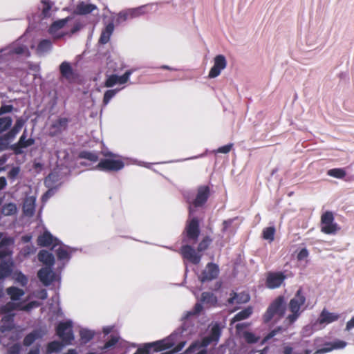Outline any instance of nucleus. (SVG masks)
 Returning <instances> with one entry per match:
<instances>
[{"mask_svg": "<svg viewBox=\"0 0 354 354\" xmlns=\"http://www.w3.org/2000/svg\"><path fill=\"white\" fill-rule=\"evenodd\" d=\"M39 260L47 266H52L54 263L53 256L46 250H41L38 254Z\"/></svg>", "mask_w": 354, "mask_h": 354, "instance_id": "nucleus-26", "label": "nucleus"}, {"mask_svg": "<svg viewBox=\"0 0 354 354\" xmlns=\"http://www.w3.org/2000/svg\"><path fill=\"white\" fill-rule=\"evenodd\" d=\"M187 236L192 239H196L199 234L198 223L195 218L192 219L186 227Z\"/></svg>", "mask_w": 354, "mask_h": 354, "instance_id": "nucleus-19", "label": "nucleus"}, {"mask_svg": "<svg viewBox=\"0 0 354 354\" xmlns=\"http://www.w3.org/2000/svg\"><path fill=\"white\" fill-rule=\"evenodd\" d=\"M209 195V189L206 186L201 187L196 195V198L194 201L195 206L202 205L207 199Z\"/></svg>", "mask_w": 354, "mask_h": 354, "instance_id": "nucleus-21", "label": "nucleus"}, {"mask_svg": "<svg viewBox=\"0 0 354 354\" xmlns=\"http://www.w3.org/2000/svg\"><path fill=\"white\" fill-rule=\"evenodd\" d=\"M71 19L68 17L53 22L48 29V33L54 39H59L66 35L68 32L66 30L67 23Z\"/></svg>", "mask_w": 354, "mask_h": 354, "instance_id": "nucleus-6", "label": "nucleus"}, {"mask_svg": "<svg viewBox=\"0 0 354 354\" xmlns=\"http://www.w3.org/2000/svg\"><path fill=\"white\" fill-rule=\"evenodd\" d=\"M19 173V169L18 167H14L12 168L8 174V176L10 178H15Z\"/></svg>", "mask_w": 354, "mask_h": 354, "instance_id": "nucleus-52", "label": "nucleus"}, {"mask_svg": "<svg viewBox=\"0 0 354 354\" xmlns=\"http://www.w3.org/2000/svg\"><path fill=\"white\" fill-rule=\"evenodd\" d=\"M305 303V297L301 294L300 290L290 299L288 307L283 297H277L270 306L264 315L265 322L272 319L274 322L281 317H284V322L290 325L292 324L300 315L301 307Z\"/></svg>", "mask_w": 354, "mask_h": 354, "instance_id": "nucleus-1", "label": "nucleus"}, {"mask_svg": "<svg viewBox=\"0 0 354 354\" xmlns=\"http://www.w3.org/2000/svg\"><path fill=\"white\" fill-rule=\"evenodd\" d=\"M119 341V338L117 337H113L109 340L104 346L102 348V349H107L113 348Z\"/></svg>", "mask_w": 354, "mask_h": 354, "instance_id": "nucleus-46", "label": "nucleus"}, {"mask_svg": "<svg viewBox=\"0 0 354 354\" xmlns=\"http://www.w3.org/2000/svg\"><path fill=\"white\" fill-rule=\"evenodd\" d=\"M17 212V207L13 203H8L5 205L2 209V213L5 216H10L15 214Z\"/></svg>", "mask_w": 354, "mask_h": 354, "instance_id": "nucleus-35", "label": "nucleus"}, {"mask_svg": "<svg viewBox=\"0 0 354 354\" xmlns=\"http://www.w3.org/2000/svg\"><path fill=\"white\" fill-rule=\"evenodd\" d=\"M51 47H52L51 41L48 39H44L39 44L37 50L41 53H44V52H46L48 50H50L51 48Z\"/></svg>", "mask_w": 354, "mask_h": 354, "instance_id": "nucleus-39", "label": "nucleus"}, {"mask_svg": "<svg viewBox=\"0 0 354 354\" xmlns=\"http://www.w3.org/2000/svg\"><path fill=\"white\" fill-rule=\"evenodd\" d=\"M12 108V107L10 105L2 106L0 108V115L1 114H3V113H8V112L11 111Z\"/></svg>", "mask_w": 354, "mask_h": 354, "instance_id": "nucleus-53", "label": "nucleus"}, {"mask_svg": "<svg viewBox=\"0 0 354 354\" xmlns=\"http://www.w3.org/2000/svg\"><path fill=\"white\" fill-rule=\"evenodd\" d=\"M131 74V73L128 71L122 76H118L115 75H110L105 82V86L106 87H112L117 84H124L129 80Z\"/></svg>", "mask_w": 354, "mask_h": 354, "instance_id": "nucleus-13", "label": "nucleus"}, {"mask_svg": "<svg viewBox=\"0 0 354 354\" xmlns=\"http://www.w3.org/2000/svg\"><path fill=\"white\" fill-rule=\"evenodd\" d=\"M67 124L66 119H59L56 120L52 125L55 130L53 131V133H57L62 130L64 129Z\"/></svg>", "mask_w": 354, "mask_h": 354, "instance_id": "nucleus-32", "label": "nucleus"}, {"mask_svg": "<svg viewBox=\"0 0 354 354\" xmlns=\"http://www.w3.org/2000/svg\"><path fill=\"white\" fill-rule=\"evenodd\" d=\"M24 124V120H23L22 118H18L16 120V122L12 129L8 133L6 134V137L7 138H10V140L15 138L16 135L21 131Z\"/></svg>", "mask_w": 354, "mask_h": 354, "instance_id": "nucleus-23", "label": "nucleus"}, {"mask_svg": "<svg viewBox=\"0 0 354 354\" xmlns=\"http://www.w3.org/2000/svg\"><path fill=\"white\" fill-rule=\"evenodd\" d=\"M61 347H62V345L59 342H53L49 344L48 347V352L51 353L53 351H58L61 348Z\"/></svg>", "mask_w": 354, "mask_h": 354, "instance_id": "nucleus-48", "label": "nucleus"}, {"mask_svg": "<svg viewBox=\"0 0 354 354\" xmlns=\"http://www.w3.org/2000/svg\"><path fill=\"white\" fill-rule=\"evenodd\" d=\"M201 300L204 304L213 305L216 302V298L211 293L205 292L202 295Z\"/></svg>", "mask_w": 354, "mask_h": 354, "instance_id": "nucleus-38", "label": "nucleus"}, {"mask_svg": "<svg viewBox=\"0 0 354 354\" xmlns=\"http://www.w3.org/2000/svg\"><path fill=\"white\" fill-rule=\"evenodd\" d=\"M67 354H77V352L75 350H70Z\"/></svg>", "mask_w": 354, "mask_h": 354, "instance_id": "nucleus-64", "label": "nucleus"}, {"mask_svg": "<svg viewBox=\"0 0 354 354\" xmlns=\"http://www.w3.org/2000/svg\"><path fill=\"white\" fill-rule=\"evenodd\" d=\"M33 144V140L32 139H26V132L24 131L21 136L18 143L12 147V149L15 150L17 153H19L20 148H25L28 146H30Z\"/></svg>", "mask_w": 354, "mask_h": 354, "instance_id": "nucleus-25", "label": "nucleus"}, {"mask_svg": "<svg viewBox=\"0 0 354 354\" xmlns=\"http://www.w3.org/2000/svg\"><path fill=\"white\" fill-rule=\"evenodd\" d=\"M57 255L60 259H66L68 257V252L65 246L59 245L56 250Z\"/></svg>", "mask_w": 354, "mask_h": 354, "instance_id": "nucleus-40", "label": "nucleus"}, {"mask_svg": "<svg viewBox=\"0 0 354 354\" xmlns=\"http://www.w3.org/2000/svg\"><path fill=\"white\" fill-rule=\"evenodd\" d=\"M354 328V317H352L347 323H346V329L347 330H351L352 328Z\"/></svg>", "mask_w": 354, "mask_h": 354, "instance_id": "nucleus-54", "label": "nucleus"}, {"mask_svg": "<svg viewBox=\"0 0 354 354\" xmlns=\"http://www.w3.org/2000/svg\"><path fill=\"white\" fill-rule=\"evenodd\" d=\"M10 140L7 138L6 135L3 138L0 137V151H3L8 148V140Z\"/></svg>", "mask_w": 354, "mask_h": 354, "instance_id": "nucleus-50", "label": "nucleus"}, {"mask_svg": "<svg viewBox=\"0 0 354 354\" xmlns=\"http://www.w3.org/2000/svg\"><path fill=\"white\" fill-rule=\"evenodd\" d=\"M39 349L37 348H35L32 349L28 353V354H39Z\"/></svg>", "mask_w": 354, "mask_h": 354, "instance_id": "nucleus-62", "label": "nucleus"}, {"mask_svg": "<svg viewBox=\"0 0 354 354\" xmlns=\"http://www.w3.org/2000/svg\"><path fill=\"white\" fill-rule=\"evenodd\" d=\"M112 330V327L111 326H107V327H105L103 329V331L105 334H108Z\"/></svg>", "mask_w": 354, "mask_h": 354, "instance_id": "nucleus-60", "label": "nucleus"}, {"mask_svg": "<svg viewBox=\"0 0 354 354\" xmlns=\"http://www.w3.org/2000/svg\"><path fill=\"white\" fill-rule=\"evenodd\" d=\"M250 297L247 293L241 292L239 294L233 293L232 297L229 298L228 302L230 304H244L248 301Z\"/></svg>", "mask_w": 354, "mask_h": 354, "instance_id": "nucleus-24", "label": "nucleus"}, {"mask_svg": "<svg viewBox=\"0 0 354 354\" xmlns=\"http://www.w3.org/2000/svg\"><path fill=\"white\" fill-rule=\"evenodd\" d=\"M12 120L10 117H3L0 118V133L5 131L12 124Z\"/></svg>", "mask_w": 354, "mask_h": 354, "instance_id": "nucleus-36", "label": "nucleus"}, {"mask_svg": "<svg viewBox=\"0 0 354 354\" xmlns=\"http://www.w3.org/2000/svg\"><path fill=\"white\" fill-rule=\"evenodd\" d=\"M6 161V158H3L0 159V171L3 170L4 167H3L4 162Z\"/></svg>", "mask_w": 354, "mask_h": 354, "instance_id": "nucleus-61", "label": "nucleus"}, {"mask_svg": "<svg viewBox=\"0 0 354 354\" xmlns=\"http://www.w3.org/2000/svg\"><path fill=\"white\" fill-rule=\"evenodd\" d=\"M15 280L19 284L24 286L27 283L26 277L21 272H15L13 276Z\"/></svg>", "mask_w": 354, "mask_h": 354, "instance_id": "nucleus-43", "label": "nucleus"}, {"mask_svg": "<svg viewBox=\"0 0 354 354\" xmlns=\"http://www.w3.org/2000/svg\"><path fill=\"white\" fill-rule=\"evenodd\" d=\"M346 346V342L342 340H337L333 343H328L322 348L317 350L314 354H323L334 349H341Z\"/></svg>", "mask_w": 354, "mask_h": 354, "instance_id": "nucleus-16", "label": "nucleus"}, {"mask_svg": "<svg viewBox=\"0 0 354 354\" xmlns=\"http://www.w3.org/2000/svg\"><path fill=\"white\" fill-rule=\"evenodd\" d=\"M211 240L208 238H205L204 239H203L202 241L198 245V251L201 252L206 250Z\"/></svg>", "mask_w": 354, "mask_h": 354, "instance_id": "nucleus-47", "label": "nucleus"}, {"mask_svg": "<svg viewBox=\"0 0 354 354\" xmlns=\"http://www.w3.org/2000/svg\"><path fill=\"white\" fill-rule=\"evenodd\" d=\"M9 53H15L17 55H21L25 56H28L30 54L26 46L19 45L18 44H15L11 47H10L9 49H6L3 50L4 55Z\"/></svg>", "mask_w": 354, "mask_h": 354, "instance_id": "nucleus-20", "label": "nucleus"}, {"mask_svg": "<svg viewBox=\"0 0 354 354\" xmlns=\"http://www.w3.org/2000/svg\"><path fill=\"white\" fill-rule=\"evenodd\" d=\"M227 61L225 57L222 55H216L214 58V65L211 68L208 77L209 78H215L218 77L221 71L226 68Z\"/></svg>", "mask_w": 354, "mask_h": 354, "instance_id": "nucleus-10", "label": "nucleus"}, {"mask_svg": "<svg viewBox=\"0 0 354 354\" xmlns=\"http://www.w3.org/2000/svg\"><path fill=\"white\" fill-rule=\"evenodd\" d=\"M285 278V275L280 272L269 273L266 278V286L271 289L277 288L281 285Z\"/></svg>", "mask_w": 354, "mask_h": 354, "instance_id": "nucleus-11", "label": "nucleus"}, {"mask_svg": "<svg viewBox=\"0 0 354 354\" xmlns=\"http://www.w3.org/2000/svg\"><path fill=\"white\" fill-rule=\"evenodd\" d=\"M181 253L183 257L194 264L199 263L201 256L198 255L190 246L186 245L182 248Z\"/></svg>", "mask_w": 354, "mask_h": 354, "instance_id": "nucleus-15", "label": "nucleus"}, {"mask_svg": "<svg viewBox=\"0 0 354 354\" xmlns=\"http://www.w3.org/2000/svg\"><path fill=\"white\" fill-rule=\"evenodd\" d=\"M37 297L40 299H46L47 297V293H46V291L45 290H41L39 293H38V295Z\"/></svg>", "mask_w": 354, "mask_h": 354, "instance_id": "nucleus-57", "label": "nucleus"}, {"mask_svg": "<svg viewBox=\"0 0 354 354\" xmlns=\"http://www.w3.org/2000/svg\"><path fill=\"white\" fill-rule=\"evenodd\" d=\"M292 348L290 346H285L283 348V354H291L292 353Z\"/></svg>", "mask_w": 354, "mask_h": 354, "instance_id": "nucleus-56", "label": "nucleus"}, {"mask_svg": "<svg viewBox=\"0 0 354 354\" xmlns=\"http://www.w3.org/2000/svg\"><path fill=\"white\" fill-rule=\"evenodd\" d=\"M243 337L248 343H254L259 340V337H256L254 334L250 332H244Z\"/></svg>", "mask_w": 354, "mask_h": 354, "instance_id": "nucleus-41", "label": "nucleus"}, {"mask_svg": "<svg viewBox=\"0 0 354 354\" xmlns=\"http://www.w3.org/2000/svg\"><path fill=\"white\" fill-rule=\"evenodd\" d=\"M35 252L34 247L28 248L27 250V252H26V254L33 253Z\"/></svg>", "mask_w": 354, "mask_h": 354, "instance_id": "nucleus-63", "label": "nucleus"}, {"mask_svg": "<svg viewBox=\"0 0 354 354\" xmlns=\"http://www.w3.org/2000/svg\"><path fill=\"white\" fill-rule=\"evenodd\" d=\"M96 9V6L93 4L80 3L76 8L75 12L80 15H86Z\"/></svg>", "mask_w": 354, "mask_h": 354, "instance_id": "nucleus-27", "label": "nucleus"}, {"mask_svg": "<svg viewBox=\"0 0 354 354\" xmlns=\"http://www.w3.org/2000/svg\"><path fill=\"white\" fill-rule=\"evenodd\" d=\"M328 175L336 178H343L346 176V171L342 169H332L328 171Z\"/></svg>", "mask_w": 354, "mask_h": 354, "instance_id": "nucleus-34", "label": "nucleus"}, {"mask_svg": "<svg viewBox=\"0 0 354 354\" xmlns=\"http://www.w3.org/2000/svg\"><path fill=\"white\" fill-rule=\"evenodd\" d=\"M140 15V9L129 10L120 14L119 17L122 20H126L130 18L138 17Z\"/></svg>", "mask_w": 354, "mask_h": 354, "instance_id": "nucleus-29", "label": "nucleus"}, {"mask_svg": "<svg viewBox=\"0 0 354 354\" xmlns=\"http://www.w3.org/2000/svg\"><path fill=\"white\" fill-rule=\"evenodd\" d=\"M174 346V343L170 341L169 339H163L154 343L147 344L144 347L138 348V351L135 354H148L151 349L154 351H162L167 348H170Z\"/></svg>", "mask_w": 354, "mask_h": 354, "instance_id": "nucleus-8", "label": "nucleus"}, {"mask_svg": "<svg viewBox=\"0 0 354 354\" xmlns=\"http://www.w3.org/2000/svg\"><path fill=\"white\" fill-rule=\"evenodd\" d=\"M38 277L44 285H48L54 280L55 274L50 268H45L38 272Z\"/></svg>", "mask_w": 354, "mask_h": 354, "instance_id": "nucleus-18", "label": "nucleus"}, {"mask_svg": "<svg viewBox=\"0 0 354 354\" xmlns=\"http://www.w3.org/2000/svg\"><path fill=\"white\" fill-rule=\"evenodd\" d=\"M321 230L325 234H335L339 230L338 225L334 222L333 214L326 212L321 217Z\"/></svg>", "mask_w": 354, "mask_h": 354, "instance_id": "nucleus-7", "label": "nucleus"}, {"mask_svg": "<svg viewBox=\"0 0 354 354\" xmlns=\"http://www.w3.org/2000/svg\"><path fill=\"white\" fill-rule=\"evenodd\" d=\"M218 268L216 265L209 263L203 271L200 278L201 281L212 280L217 277Z\"/></svg>", "mask_w": 354, "mask_h": 354, "instance_id": "nucleus-14", "label": "nucleus"}, {"mask_svg": "<svg viewBox=\"0 0 354 354\" xmlns=\"http://www.w3.org/2000/svg\"><path fill=\"white\" fill-rule=\"evenodd\" d=\"M85 158H88V160H91V161H97V156L95 155V154H93V153H86L85 155Z\"/></svg>", "mask_w": 354, "mask_h": 354, "instance_id": "nucleus-55", "label": "nucleus"}, {"mask_svg": "<svg viewBox=\"0 0 354 354\" xmlns=\"http://www.w3.org/2000/svg\"><path fill=\"white\" fill-rule=\"evenodd\" d=\"M12 243V239L3 237L0 234V279L7 276L12 266V262L10 261V250L7 246Z\"/></svg>", "mask_w": 354, "mask_h": 354, "instance_id": "nucleus-4", "label": "nucleus"}, {"mask_svg": "<svg viewBox=\"0 0 354 354\" xmlns=\"http://www.w3.org/2000/svg\"><path fill=\"white\" fill-rule=\"evenodd\" d=\"M309 255L308 251L306 248H302L297 254V258L298 261H305L308 259Z\"/></svg>", "mask_w": 354, "mask_h": 354, "instance_id": "nucleus-45", "label": "nucleus"}, {"mask_svg": "<svg viewBox=\"0 0 354 354\" xmlns=\"http://www.w3.org/2000/svg\"><path fill=\"white\" fill-rule=\"evenodd\" d=\"M275 229L274 227H268L263 231V237L264 239L272 242L274 240Z\"/></svg>", "mask_w": 354, "mask_h": 354, "instance_id": "nucleus-33", "label": "nucleus"}, {"mask_svg": "<svg viewBox=\"0 0 354 354\" xmlns=\"http://www.w3.org/2000/svg\"><path fill=\"white\" fill-rule=\"evenodd\" d=\"M71 328V322L60 323L57 328V335L66 344L70 343L74 339Z\"/></svg>", "mask_w": 354, "mask_h": 354, "instance_id": "nucleus-9", "label": "nucleus"}, {"mask_svg": "<svg viewBox=\"0 0 354 354\" xmlns=\"http://www.w3.org/2000/svg\"><path fill=\"white\" fill-rule=\"evenodd\" d=\"M7 292L10 295L12 301L8 302L6 306H2L1 308L0 312L1 314L3 315L1 325V331H5L8 329L11 328V319L13 316L12 311L13 310L22 309L28 310L29 308H32L35 304V303H31L28 306L21 307V306L19 304L15 303V301L19 300L20 298L24 295V292L19 288L15 287H10L7 289Z\"/></svg>", "mask_w": 354, "mask_h": 354, "instance_id": "nucleus-2", "label": "nucleus"}, {"mask_svg": "<svg viewBox=\"0 0 354 354\" xmlns=\"http://www.w3.org/2000/svg\"><path fill=\"white\" fill-rule=\"evenodd\" d=\"M252 308H248L243 311L237 313L232 319V324L241 321L242 319H245L248 318L252 314Z\"/></svg>", "mask_w": 354, "mask_h": 354, "instance_id": "nucleus-31", "label": "nucleus"}, {"mask_svg": "<svg viewBox=\"0 0 354 354\" xmlns=\"http://www.w3.org/2000/svg\"><path fill=\"white\" fill-rule=\"evenodd\" d=\"M184 343H182L180 344V345L178 346V347L175 348L174 349H173L172 351L174 352V353H176V352H178L179 351H180L182 349V348L184 346Z\"/></svg>", "mask_w": 354, "mask_h": 354, "instance_id": "nucleus-59", "label": "nucleus"}, {"mask_svg": "<svg viewBox=\"0 0 354 354\" xmlns=\"http://www.w3.org/2000/svg\"><path fill=\"white\" fill-rule=\"evenodd\" d=\"M60 71L62 75L68 80L73 77L71 67L67 62H63L60 65Z\"/></svg>", "mask_w": 354, "mask_h": 354, "instance_id": "nucleus-30", "label": "nucleus"}, {"mask_svg": "<svg viewBox=\"0 0 354 354\" xmlns=\"http://www.w3.org/2000/svg\"><path fill=\"white\" fill-rule=\"evenodd\" d=\"M37 243L39 245L44 247L54 248L59 245V241L57 239L53 236L48 232H45L42 235L39 236L37 239Z\"/></svg>", "mask_w": 354, "mask_h": 354, "instance_id": "nucleus-12", "label": "nucleus"}, {"mask_svg": "<svg viewBox=\"0 0 354 354\" xmlns=\"http://www.w3.org/2000/svg\"><path fill=\"white\" fill-rule=\"evenodd\" d=\"M117 91L116 90H109L107 91L105 94H104V102L105 104H107L109 100L111 99V97H113L115 93H116Z\"/></svg>", "mask_w": 354, "mask_h": 354, "instance_id": "nucleus-49", "label": "nucleus"}, {"mask_svg": "<svg viewBox=\"0 0 354 354\" xmlns=\"http://www.w3.org/2000/svg\"><path fill=\"white\" fill-rule=\"evenodd\" d=\"M106 158L101 160L97 165V169L105 171H117L124 167V162L116 155L111 152H104Z\"/></svg>", "mask_w": 354, "mask_h": 354, "instance_id": "nucleus-5", "label": "nucleus"}, {"mask_svg": "<svg viewBox=\"0 0 354 354\" xmlns=\"http://www.w3.org/2000/svg\"><path fill=\"white\" fill-rule=\"evenodd\" d=\"M35 197L29 196L25 199L23 205V210L25 215L31 216L35 212Z\"/></svg>", "mask_w": 354, "mask_h": 354, "instance_id": "nucleus-22", "label": "nucleus"}, {"mask_svg": "<svg viewBox=\"0 0 354 354\" xmlns=\"http://www.w3.org/2000/svg\"><path fill=\"white\" fill-rule=\"evenodd\" d=\"M339 316L337 313H330L324 310L318 319V323L323 325H327L337 321Z\"/></svg>", "mask_w": 354, "mask_h": 354, "instance_id": "nucleus-17", "label": "nucleus"}, {"mask_svg": "<svg viewBox=\"0 0 354 354\" xmlns=\"http://www.w3.org/2000/svg\"><path fill=\"white\" fill-rule=\"evenodd\" d=\"M6 185V180L3 177L0 178V189H3Z\"/></svg>", "mask_w": 354, "mask_h": 354, "instance_id": "nucleus-58", "label": "nucleus"}, {"mask_svg": "<svg viewBox=\"0 0 354 354\" xmlns=\"http://www.w3.org/2000/svg\"><path fill=\"white\" fill-rule=\"evenodd\" d=\"M41 3L42 14L44 17L50 16L51 15V5L46 1H42Z\"/></svg>", "mask_w": 354, "mask_h": 354, "instance_id": "nucleus-42", "label": "nucleus"}, {"mask_svg": "<svg viewBox=\"0 0 354 354\" xmlns=\"http://www.w3.org/2000/svg\"><path fill=\"white\" fill-rule=\"evenodd\" d=\"M113 29L114 26L112 24H109L106 26L105 29L102 31L100 38V41L102 44H106L109 41L110 37L113 31Z\"/></svg>", "mask_w": 354, "mask_h": 354, "instance_id": "nucleus-28", "label": "nucleus"}, {"mask_svg": "<svg viewBox=\"0 0 354 354\" xmlns=\"http://www.w3.org/2000/svg\"><path fill=\"white\" fill-rule=\"evenodd\" d=\"M81 339L84 343L90 341L94 336V333L87 329H82L80 330Z\"/></svg>", "mask_w": 354, "mask_h": 354, "instance_id": "nucleus-37", "label": "nucleus"}, {"mask_svg": "<svg viewBox=\"0 0 354 354\" xmlns=\"http://www.w3.org/2000/svg\"><path fill=\"white\" fill-rule=\"evenodd\" d=\"M232 144L227 145H225V146H223V147L218 148L217 149V152L222 153H227L228 152L230 151V150L232 149Z\"/></svg>", "mask_w": 354, "mask_h": 354, "instance_id": "nucleus-51", "label": "nucleus"}, {"mask_svg": "<svg viewBox=\"0 0 354 354\" xmlns=\"http://www.w3.org/2000/svg\"><path fill=\"white\" fill-rule=\"evenodd\" d=\"M37 337H39V334L37 332L30 333L24 339V344L28 346L31 344Z\"/></svg>", "mask_w": 354, "mask_h": 354, "instance_id": "nucleus-44", "label": "nucleus"}, {"mask_svg": "<svg viewBox=\"0 0 354 354\" xmlns=\"http://www.w3.org/2000/svg\"><path fill=\"white\" fill-rule=\"evenodd\" d=\"M221 334V328L217 324L211 326L209 333L203 339L201 343H195L189 346L187 354H204L205 347L218 342Z\"/></svg>", "mask_w": 354, "mask_h": 354, "instance_id": "nucleus-3", "label": "nucleus"}]
</instances>
